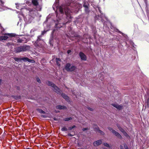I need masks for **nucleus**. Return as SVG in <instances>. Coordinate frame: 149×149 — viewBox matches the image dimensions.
<instances>
[{
	"label": "nucleus",
	"mask_w": 149,
	"mask_h": 149,
	"mask_svg": "<svg viewBox=\"0 0 149 149\" xmlns=\"http://www.w3.org/2000/svg\"><path fill=\"white\" fill-rule=\"evenodd\" d=\"M76 68V67L74 66H70V65L69 63H67L65 67V69L68 71H73Z\"/></svg>",
	"instance_id": "3"
},
{
	"label": "nucleus",
	"mask_w": 149,
	"mask_h": 149,
	"mask_svg": "<svg viewBox=\"0 0 149 149\" xmlns=\"http://www.w3.org/2000/svg\"><path fill=\"white\" fill-rule=\"evenodd\" d=\"M29 47L27 46H20L15 49V52H20L24 51H26L28 48Z\"/></svg>",
	"instance_id": "2"
},
{
	"label": "nucleus",
	"mask_w": 149,
	"mask_h": 149,
	"mask_svg": "<svg viewBox=\"0 0 149 149\" xmlns=\"http://www.w3.org/2000/svg\"><path fill=\"white\" fill-rule=\"evenodd\" d=\"M26 149H32L31 148H27Z\"/></svg>",
	"instance_id": "39"
},
{
	"label": "nucleus",
	"mask_w": 149,
	"mask_h": 149,
	"mask_svg": "<svg viewBox=\"0 0 149 149\" xmlns=\"http://www.w3.org/2000/svg\"><path fill=\"white\" fill-rule=\"evenodd\" d=\"M9 45H10V44L9 43H8V44H7V45L8 46H9Z\"/></svg>",
	"instance_id": "37"
},
{
	"label": "nucleus",
	"mask_w": 149,
	"mask_h": 149,
	"mask_svg": "<svg viewBox=\"0 0 149 149\" xmlns=\"http://www.w3.org/2000/svg\"><path fill=\"white\" fill-rule=\"evenodd\" d=\"M61 95H62V97L64 98L66 100H68V99L69 98L68 97L67 95H66L65 94H64V93L62 94Z\"/></svg>",
	"instance_id": "16"
},
{
	"label": "nucleus",
	"mask_w": 149,
	"mask_h": 149,
	"mask_svg": "<svg viewBox=\"0 0 149 149\" xmlns=\"http://www.w3.org/2000/svg\"><path fill=\"white\" fill-rule=\"evenodd\" d=\"M94 130L96 131L97 132L102 135L104 134V132L99 130L98 127L96 125L95 126V127H94Z\"/></svg>",
	"instance_id": "7"
},
{
	"label": "nucleus",
	"mask_w": 149,
	"mask_h": 149,
	"mask_svg": "<svg viewBox=\"0 0 149 149\" xmlns=\"http://www.w3.org/2000/svg\"><path fill=\"white\" fill-rule=\"evenodd\" d=\"M65 12V13L67 17H69V13L70 11L68 9V8H67L66 9H65L64 10Z\"/></svg>",
	"instance_id": "10"
},
{
	"label": "nucleus",
	"mask_w": 149,
	"mask_h": 149,
	"mask_svg": "<svg viewBox=\"0 0 149 149\" xmlns=\"http://www.w3.org/2000/svg\"><path fill=\"white\" fill-rule=\"evenodd\" d=\"M112 105L119 110H120L122 108V106L116 104H113Z\"/></svg>",
	"instance_id": "9"
},
{
	"label": "nucleus",
	"mask_w": 149,
	"mask_h": 149,
	"mask_svg": "<svg viewBox=\"0 0 149 149\" xmlns=\"http://www.w3.org/2000/svg\"><path fill=\"white\" fill-rule=\"evenodd\" d=\"M21 59L24 61L26 62L27 61H29V58L27 57H24L21 58Z\"/></svg>",
	"instance_id": "18"
},
{
	"label": "nucleus",
	"mask_w": 149,
	"mask_h": 149,
	"mask_svg": "<svg viewBox=\"0 0 149 149\" xmlns=\"http://www.w3.org/2000/svg\"><path fill=\"white\" fill-rule=\"evenodd\" d=\"M32 3L34 5L36 6L38 5L37 0H32Z\"/></svg>",
	"instance_id": "14"
},
{
	"label": "nucleus",
	"mask_w": 149,
	"mask_h": 149,
	"mask_svg": "<svg viewBox=\"0 0 149 149\" xmlns=\"http://www.w3.org/2000/svg\"><path fill=\"white\" fill-rule=\"evenodd\" d=\"M61 130L62 131H66L68 130V129L66 127H63L61 129Z\"/></svg>",
	"instance_id": "20"
},
{
	"label": "nucleus",
	"mask_w": 149,
	"mask_h": 149,
	"mask_svg": "<svg viewBox=\"0 0 149 149\" xmlns=\"http://www.w3.org/2000/svg\"><path fill=\"white\" fill-rule=\"evenodd\" d=\"M37 81L38 83H40V79L39 78H37Z\"/></svg>",
	"instance_id": "29"
},
{
	"label": "nucleus",
	"mask_w": 149,
	"mask_h": 149,
	"mask_svg": "<svg viewBox=\"0 0 149 149\" xmlns=\"http://www.w3.org/2000/svg\"><path fill=\"white\" fill-rule=\"evenodd\" d=\"M102 141L101 140H99L94 142L93 144L95 146H98L101 144Z\"/></svg>",
	"instance_id": "8"
},
{
	"label": "nucleus",
	"mask_w": 149,
	"mask_h": 149,
	"mask_svg": "<svg viewBox=\"0 0 149 149\" xmlns=\"http://www.w3.org/2000/svg\"><path fill=\"white\" fill-rule=\"evenodd\" d=\"M47 84L51 86L53 88V90L57 93H60V90L58 87L55 85L52 82L48 81L47 82Z\"/></svg>",
	"instance_id": "1"
},
{
	"label": "nucleus",
	"mask_w": 149,
	"mask_h": 149,
	"mask_svg": "<svg viewBox=\"0 0 149 149\" xmlns=\"http://www.w3.org/2000/svg\"><path fill=\"white\" fill-rule=\"evenodd\" d=\"M71 52V51L70 50H69L67 51V53L68 54H70Z\"/></svg>",
	"instance_id": "32"
},
{
	"label": "nucleus",
	"mask_w": 149,
	"mask_h": 149,
	"mask_svg": "<svg viewBox=\"0 0 149 149\" xmlns=\"http://www.w3.org/2000/svg\"><path fill=\"white\" fill-rule=\"evenodd\" d=\"M120 149H123V146H121L120 147Z\"/></svg>",
	"instance_id": "35"
},
{
	"label": "nucleus",
	"mask_w": 149,
	"mask_h": 149,
	"mask_svg": "<svg viewBox=\"0 0 149 149\" xmlns=\"http://www.w3.org/2000/svg\"><path fill=\"white\" fill-rule=\"evenodd\" d=\"M56 62L57 65L59 66L60 65L59 62L61 61V59L59 58H56Z\"/></svg>",
	"instance_id": "13"
},
{
	"label": "nucleus",
	"mask_w": 149,
	"mask_h": 149,
	"mask_svg": "<svg viewBox=\"0 0 149 149\" xmlns=\"http://www.w3.org/2000/svg\"><path fill=\"white\" fill-rule=\"evenodd\" d=\"M88 129L87 128H84L82 129V130L83 131H85L86 130H87Z\"/></svg>",
	"instance_id": "33"
},
{
	"label": "nucleus",
	"mask_w": 149,
	"mask_h": 149,
	"mask_svg": "<svg viewBox=\"0 0 149 149\" xmlns=\"http://www.w3.org/2000/svg\"><path fill=\"white\" fill-rule=\"evenodd\" d=\"M46 32V31H42L41 35H43Z\"/></svg>",
	"instance_id": "30"
},
{
	"label": "nucleus",
	"mask_w": 149,
	"mask_h": 149,
	"mask_svg": "<svg viewBox=\"0 0 149 149\" xmlns=\"http://www.w3.org/2000/svg\"><path fill=\"white\" fill-rule=\"evenodd\" d=\"M56 108L57 109H64L66 108L64 106H62L61 105H58L56 106Z\"/></svg>",
	"instance_id": "12"
},
{
	"label": "nucleus",
	"mask_w": 149,
	"mask_h": 149,
	"mask_svg": "<svg viewBox=\"0 0 149 149\" xmlns=\"http://www.w3.org/2000/svg\"><path fill=\"white\" fill-rule=\"evenodd\" d=\"M10 36V35L9 34H5L4 36H0V41L3 40H6L8 38V36Z\"/></svg>",
	"instance_id": "5"
},
{
	"label": "nucleus",
	"mask_w": 149,
	"mask_h": 149,
	"mask_svg": "<svg viewBox=\"0 0 149 149\" xmlns=\"http://www.w3.org/2000/svg\"><path fill=\"white\" fill-rule=\"evenodd\" d=\"M104 146H106L107 147H109V145L107 143H104Z\"/></svg>",
	"instance_id": "25"
},
{
	"label": "nucleus",
	"mask_w": 149,
	"mask_h": 149,
	"mask_svg": "<svg viewBox=\"0 0 149 149\" xmlns=\"http://www.w3.org/2000/svg\"><path fill=\"white\" fill-rule=\"evenodd\" d=\"M61 95H62V97L64 98L66 100H68V99L69 98L68 97L67 95H66L65 94H64V93L62 94Z\"/></svg>",
	"instance_id": "15"
},
{
	"label": "nucleus",
	"mask_w": 149,
	"mask_h": 149,
	"mask_svg": "<svg viewBox=\"0 0 149 149\" xmlns=\"http://www.w3.org/2000/svg\"><path fill=\"white\" fill-rule=\"evenodd\" d=\"M68 136H72L70 134H68Z\"/></svg>",
	"instance_id": "36"
},
{
	"label": "nucleus",
	"mask_w": 149,
	"mask_h": 149,
	"mask_svg": "<svg viewBox=\"0 0 149 149\" xmlns=\"http://www.w3.org/2000/svg\"><path fill=\"white\" fill-rule=\"evenodd\" d=\"M88 109L89 110H90L91 111L93 110V109H91V108H88Z\"/></svg>",
	"instance_id": "34"
},
{
	"label": "nucleus",
	"mask_w": 149,
	"mask_h": 149,
	"mask_svg": "<svg viewBox=\"0 0 149 149\" xmlns=\"http://www.w3.org/2000/svg\"><path fill=\"white\" fill-rule=\"evenodd\" d=\"M28 62L32 63H34L35 62V61L33 60H31L29 59Z\"/></svg>",
	"instance_id": "23"
},
{
	"label": "nucleus",
	"mask_w": 149,
	"mask_h": 149,
	"mask_svg": "<svg viewBox=\"0 0 149 149\" xmlns=\"http://www.w3.org/2000/svg\"><path fill=\"white\" fill-rule=\"evenodd\" d=\"M61 95H62V97L64 98L66 100H68V99L69 98L68 97L67 95H66L65 94H64V93L62 94Z\"/></svg>",
	"instance_id": "17"
},
{
	"label": "nucleus",
	"mask_w": 149,
	"mask_h": 149,
	"mask_svg": "<svg viewBox=\"0 0 149 149\" xmlns=\"http://www.w3.org/2000/svg\"><path fill=\"white\" fill-rule=\"evenodd\" d=\"M0 26H1V24H0Z\"/></svg>",
	"instance_id": "40"
},
{
	"label": "nucleus",
	"mask_w": 149,
	"mask_h": 149,
	"mask_svg": "<svg viewBox=\"0 0 149 149\" xmlns=\"http://www.w3.org/2000/svg\"><path fill=\"white\" fill-rule=\"evenodd\" d=\"M54 120H56V118H54Z\"/></svg>",
	"instance_id": "38"
},
{
	"label": "nucleus",
	"mask_w": 149,
	"mask_h": 149,
	"mask_svg": "<svg viewBox=\"0 0 149 149\" xmlns=\"http://www.w3.org/2000/svg\"><path fill=\"white\" fill-rule=\"evenodd\" d=\"M21 58H14V60L16 61H19V60H21Z\"/></svg>",
	"instance_id": "21"
},
{
	"label": "nucleus",
	"mask_w": 149,
	"mask_h": 149,
	"mask_svg": "<svg viewBox=\"0 0 149 149\" xmlns=\"http://www.w3.org/2000/svg\"><path fill=\"white\" fill-rule=\"evenodd\" d=\"M72 119V118L71 117L65 118L64 119V120L65 121H68Z\"/></svg>",
	"instance_id": "19"
},
{
	"label": "nucleus",
	"mask_w": 149,
	"mask_h": 149,
	"mask_svg": "<svg viewBox=\"0 0 149 149\" xmlns=\"http://www.w3.org/2000/svg\"><path fill=\"white\" fill-rule=\"evenodd\" d=\"M84 7H86V8H87V7H88V5H87L85 4V3H84Z\"/></svg>",
	"instance_id": "31"
},
{
	"label": "nucleus",
	"mask_w": 149,
	"mask_h": 149,
	"mask_svg": "<svg viewBox=\"0 0 149 149\" xmlns=\"http://www.w3.org/2000/svg\"><path fill=\"white\" fill-rule=\"evenodd\" d=\"M17 42H20V43L22 42V40L20 39H18L17 40Z\"/></svg>",
	"instance_id": "27"
},
{
	"label": "nucleus",
	"mask_w": 149,
	"mask_h": 149,
	"mask_svg": "<svg viewBox=\"0 0 149 149\" xmlns=\"http://www.w3.org/2000/svg\"><path fill=\"white\" fill-rule=\"evenodd\" d=\"M108 129L109 130L111 131V132L114 134L116 136H117L119 138H122L120 134L118 132L116 131L115 130H113L112 128L109 127Z\"/></svg>",
	"instance_id": "4"
},
{
	"label": "nucleus",
	"mask_w": 149,
	"mask_h": 149,
	"mask_svg": "<svg viewBox=\"0 0 149 149\" xmlns=\"http://www.w3.org/2000/svg\"><path fill=\"white\" fill-rule=\"evenodd\" d=\"M124 146L125 149H128V147L125 144L124 145Z\"/></svg>",
	"instance_id": "28"
},
{
	"label": "nucleus",
	"mask_w": 149,
	"mask_h": 149,
	"mask_svg": "<svg viewBox=\"0 0 149 149\" xmlns=\"http://www.w3.org/2000/svg\"><path fill=\"white\" fill-rule=\"evenodd\" d=\"M118 128L123 133V134L125 136H127V134L125 132L124 130L122 129L121 128L119 127L118 126Z\"/></svg>",
	"instance_id": "11"
},
{
	"label": "nucleus",
	"mask_w": 149,
	"mask_h": 149,
	"mask_svg": "<svg viewBox=\"0 0 149 149\" xmlns=\"http://www.w3.org/2000/svg\"><path fill=\"white\" fill-rule=\"evenodd\" d=\"M39 111L41 113H44V111L42 110L41 109L39 110Z\"/></svg>",
	"instance_id": "26"
},
{
	"label": "nucleus",
	"mask_w": 149,
	"mask_h": 149,
	"mask_svg": "<svg viewBox=\"0 0 149 149\" xmlns=\"http://www.w3.org/2000/svg\"><path fill=\"white\" fill-rule=\"evenodd\" d=\"M75 127V125H73L72 127H69V129L70 130H71L73 128H74Z\"/></svg>",
	"instance_id": "24"
},
{
	"label": "nucleus",
	"mask_w": 149,
	"mask_h": 149,
	"mask_svg": "<svg viewBox=\"0 0 149 149\" xmlns=\"http://www.w3.org/2000/svg\"><path fill=\"white\" fill-rule=\"evenodd\" d=\"M79 56L82 60L84 61H85L86 60V56L82 52H80V53Z\"/></svg>",
	"instance_id": "6"
},
{
	"label": "nucleus",
	"mask_w": 149,
	"mask_h": 149,
	"mask_svg": "<svg viewBox=\"0 0 149 149\" xmlns=\"http://www.w3.org/2000/svg\"><path fill=\"white\" fill-rule=\"evenodd\" d=\"M60 11L61 13H63L64 11L61 7L60 8Z\"/></svg>",
	"instance_id": "22"
}]
</instances>
